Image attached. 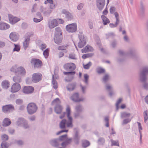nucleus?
Returning a JSON list of instances; mask_svg holds the SVG:
<instances>
[{"label": "nucleus", "instance_id": "obj_55", "mask_svg": "<svg viewBox=\"0 0 148 148\" xmlns=\"http://www.w3.org/2000/svg\"><path fill=\"white\" fill-rule=\"evenodd\" d=\"M81 87V90L83 93H85L86 92V89L87 87L86 86H83L82 85H80Z\"/></svg>", "mask_w": 148, "mask_h": 148}, {"label": "nucleus", "instance_id": "obj_50", "mask_svg": "<svg viewBox=\"0 0 148 148\" xmlns=\"http://www.w3.org/2000/svg\"><path fill=\"white\" fill-rule=\"evenodd\" d=\"M15 47L13 49L14 51H18L20 50V47L19 46L17 45L14 44Z\"/></svg>", "mask_w": 148, "mask_h": 148}, {"label": "nucleus", "instance_id": "obj_39", "mask_svg": "<svg viewBox=\"0 0 148 148\" xmlns=\"http://www.w3.org/2000/svg\"><path fill=\"white\" fill-rule=\"evenodd\" d=\"M105 88L106 90L108 92L113 90L112 86L109 84H107L106 85Z\"/></svg>", "mask_w": 148, "mask_h": 148}, {"label": "nucleus", "instance_id": "obj_61", "mask_svg": "<svg viewBox=\"0 0 148 148\" xmlns=\"http://www.w3.org/2000/svg\"><path fill=\"white\" fill-rule=\"evenodd\" d=\"M67 48V47L66 46H61L58 47V49L59 50H61L63 51L64 49H65V48Z\"/></svg>", "mask_w": 148, "mask_h": 148}, {"label": "nucleus", "instance_id": "obj_52", "mask_svg": "<svg viewBox=\"0 0 148 148\" xmlns=\"http://www.w3.org/2000/svg\"><path fill=\"white\" fill-rule=\"evenodd\" d=\"M119 23V22H117L116 21V22L115 24H114L113 23H110L109 24V25L110 27L111 28L115 27L117 26Z\"/></svg>", "mask_w": 148, "mask_h": 148}, {"label": "nucleus", "instance_id": "obj_8", "mask_svg": "<svg viewBox=\"0 0 148 148\" xmlns=\"http://www.w3.org/2000/svg\"><path fill=\"white\" fill-rule=\"evenodd\" d=\"M31 63L34 65L35 68H40L42 65V62L40 60L37 59H32Z\"/></svg>", "mask_w": 148, "mask_h": 148}, {"label": "nucleus", "instance_id": "obj_37", "mask_svg": "<svg viewBox=\"0 0 148 148\" xmlns=\"http://www.w3.org/2000/svg\"><path fill=\"white\" fill-rule=\"evenodd\" d=\"M49 49L48 48L47 49L43 52V55L45 58H47L49 56Z\"/></svg>", "mask_w": 148, "mask_h": 148}, {"label": "nucleus", "instance_id": "obj_22", "mask_svg": "<svg viewBox=\"0 0 148 148\" xmlns=\"http://www.w3.org/2000/svg\"><path fill=\"white\" fill-rule=\"evenodd\" d=\"M93 50V49L91 47L87 45L85 48L82 49V53H84L89 51H92Z\"/></svg>", "mask_w": 148, "mask_h": 148}, {"label": "nucleus", "instance_id": "obj_18", "mask_svg": "<svg viewBox=\"0 0 148 148\" xmlns=\"http://www.w3.org/2000/svg\"><path fill=\"white\" fill-rule=\"evenodd\" d=\"M16 74L21 76L24 75H25L26 71L25 69L22 66H20L17 68Z\"/></svg>", "mask_w": 148, "mask_h": 148}, {"label": "nucleus", "instance_id": "obj_28", "mask_svg": "<svg viewBox=\"0 0 148 148\" xmlns=\"http://www.w3.org/2000/svg\"><path fill=\"white\" fill-rule=\"evenodd\" d=\"M101 18L103 22V24L104 25H106L110 23L109 20L104 15H102L101 16Z\"/></svg>", "mask_w": 148, "mask_h": 148}, {"label": "nucleus", "instance_id": "obj_19", "mask_svg": "<svg viewBox=\"0 0 148 148\" xmlns=\"http://www.w3.org/2000/svg\"><path fill=\"white\" fill-rule=\"evenodd\" d=\"M62 13L66 15V17L69 20H72L73 18V16L69 12L65 9H63L62 11Z\"/></svg>", "mask_w": 148, "mask_h": 148}, {"label": "nucleus", "instance_id": "obj_13", "mask_svg": "<svg viewBox=\"0 0 148 148\" xmlns=\"http://www.w3.org/2000/svg\"><path fill=\"white\" fill-rule=\"evenodd\" d=\"M8 16L10 22L12 24L16 23L20 20L19 18L14 17L12 14H9Z\"/></svg>", "mask_w": 148, "mask_h": 148}, {"label": "nucleus", "instance_id": "obj_64", "mask_svg": "<svg viewBox=\"0 0 148 148\" xmlns=\"http://www.w3.org/2000/svg\"><path fill=\"white\" fill-rule=\"evenodd\" d=\"M56 5H55L53 3H52L50 4L49 5V7L50 9H53L55 8Z\"/></svg>", "mask_w": 148, "mask_h": 148}, {"label": "nucleus", "instance_id": "obj_7", "mask_svg": "<svg viewBox=\"0 0 148 148\" xmlns=\"http://www.w3.org/2000/svg\"><path fill=\"white\" fill-rule=\"evenodd\" d=\"M59 139L61 141L66 140V141L63 142L61 144L62 146L63 147H65L67 145L70 143L71 140V139L67 138V135L66 134L60 136Z\"/></svg>", "mask_w": 148, "mask_h": 148}, {"label": "nucleus", "instance_id": "obj_24", "mask_svg": "<svg viewBox=\"0 0 148 148\" xmlns=\"http://www.w3.org/2000/svg\"><path fill=\"white\" fill-rule=\"evenodd\" d=\"M58 25L56 19H54L51 21V23L49 25V27L50 28L54 27L57 26Z\"/></svg>", "mask_w": 148, "mask_h": 148}, {"label": "nucleus", "instance_id": "obj_25", "mask_svg": "<svg viewBox=\"0 0 148 148\" xmlns=\"http://www.w3.org/2000/svg\"><path fill=\"white\" fill-rule=\"evenodd\" d=\"M13 81L16 83H18L21 82V76L16 74L13 78Z\"/></svg>", "mask_w": 148, "mask_h": 148}, {"label": "nucleus", "instance_id": "obj_62", "mask_svg": "<svg viewBox=\"0 0 148 148\" xmlns=\"http://www.w3.org/2000/svg\"><path fill=\"white\" fill-rule=\"evenodd\" d=\"M84 4L82 3H80L78 5L77 7V9L79 10H81L83 8Z\"/></svg>", "mask_w": 148, "mask_h": 148}, {"label": "nucleus", "instance_id": "obj_3", "mask_svg": "<svg viewBox=\"0 0 148 148\" xmlns=\"http://www.w3.org/2000/svg\"><path fill=\"white\" fill-rule=\"evenodd\" d=\"M70 112H68L67 115L68 120L67 121L65 120H63L60 123V127L61 128H64L66 124L68 127H73L72 119L70 116Z\"/></svg>", "mask_w": 148, "mask_h": 148}, {"label": "nucleus", "instance_id": "obj_1", "mask_svg": "<svg viewBox=\"0 0 148 148\" xmlns=\"http://www.w3.org/2000/svg\"><path fill=\"white\" fill-rule=\"evenodd\" d=\"M64 69L68 71V72H64L63 74L65 75L70 74L71 76L69 80V81H72L74 77V75L75 73V71L74 70L76 68V66L75 64L73 63H68L64 65L63 66Z\"/></svg>", "mask_w": 148, "mask_h": 148}, {"label": "nucleus", "instance_id": "obj_15", "mask_svg": "<svg viewBox=\"0 0 148 148\" xmlns=\"http://www.w3.org/2000/svg\"><path fill=\"white\" fill-rule=\"evenodd\" d=\"M3 111H8L15 110L14 106L12 104L6 105L2 107Z\"/></svg>", "mask_w": 148, "mask_h": 148}, {"label": "nucleus", "instance_id": "obj_20", "mask_svg": "<svg viewBox=\"0 0 148 148\" xmlns=\"http://www.w3.org/2000/svg\"><path fill=\"white\" fill-rule=\"evenodd\" d=\"M10 38L13 41H16L18 38V37L15 32L11 33L9 36Z\"/></svg>", "mask_w": 148, "mask_h": 148}, {"label": "nucleus", "instance_id": "obj_21", "mask_svg": "<svg viewBox=\"0 0 148 148\" xmlns=\"http://www.w3.org/2000/svg\"><path fill=\"white\" fill-rule=\"evenodd\" d=\"M30 38L29 37L25 38L23 42V46L24 49L26 50L28 47L29 43Z\"/></svg>", "mask_w": 148, "mask_h": 148}, {"label": "nucleus", "instance_id": "obj_36", "mask_svg": "<svg viewBox=\"0 0 148 148\" xmlns=\"http://www.w3.org/2000/svg\"><path fill=\"white\" fill-rule=\"evenodd\" d=\"M1 139L3 141H7L9 139V137L6 134H2L1 136Z\"/></svg>", "mask_w": 148, "mask_h": 148}, {"label": "nucleus", "instance_id": "obj_11", "mask_svg": "<svg viewBox=\"0 0 148 148\" xmlns=\"http://www.w3.org/2000/svg\"><path fill=\"white\" fill-rule=\"evenodd\" d=\"M105 3V0H96L97 7L99 10L103 9Z\"/></svg>", "mask_w": 148, "mask_h": 148}, {"label": "nucleus", "instance_id": "obj_10", "mask_svg": "<svg viewBox=\"0 0 148 148\" xmlns=\"http://www.w3.org/2000/svg\"><path fill=\"white\" fill-rule=\"evenodd\" d=\"M27 109V111H36L38 107L34 103H30L28 104Z\"/></svg>", "mask_w": 148, "mask_h": 148}, {"label": "nucleus", "instance_id": "obj_60", "mask_svg": "<svg viewBox=\"0 0 148 148\" xmlns=\"http://www.w3.org/2000/svg\"><path fill=\"white\" fill-rule=\"evenodd\" d=\"M117 42L115 40H113L111 44V46L113 48H114L117 45Z\"/></svg>", "mask_w": 148, "mask_h": 148}, {"label": "nucleus", "instance_id": "obj_30", "mask_svg": "<svg viewBox=\"0 0 148 148\" xmlns=\"http://www.w3.org/2000/svg\"><path fill=\"white\" fill-rule=\"evenodd\" d=\"M2 86L5 89H7L9 87V83L8 81H4L2 82Z\"/></svg>", "mask_w": 148, "mask_h": 148}, {"label": "nucleus", "instance_id": "obj_51", "mask_svg": "<svg viewBox=\"0 0 148 148\" xmlns=\"http://www.w3.org/2000/svg\"><path fill=\"white\" fill-rule=\"evenodd\" d=\"M69 58L70 59H71L73 60L76 59L75 57V55L74 53H71L69 55Z\"/></svg>", "mask_w": 148, "mask_h": 148}, {"label": "nucleus", "instance_id": "obj_48", "mask_svg": "<svg viewBox=\"0 0 148 148\" xmlns=\"http://www.w3.org/2000/svg\"><path fill=\"white\" fill-rule=\"evenodd\" d=\"M75 109L76 111H82L83 110V108L81 105H79L75 107Z\"/></svg>", "mask_w": 148, "mask_h": 148}, {"label": "nucleus", "instance_id": "obj_57", "mask_svg": "<svg viewBox=\"0 0 148 148\" xmlns=\"http://www.w3.org/2000/svg\"><path fill=\"white\" fill-rule=\"evenodd\" d=\"M137 123L138 124V129L140 133V134H141V131L142 130V126L141 125V124L140 123L138 122ZM141 135H140V138H141Z\"/></svg>", "mask_w": 148, "mask_h": 148}, {"label": "nucleus", "instance_id": "obj_47", "mask_svg": "<svg viewBox=\"0 0 148 148\" xmlns=\"http://www.w3.org/2000/svg\"><path fill=\"white\" fill-rule=\"evenodd\" d=\"M17 68L16 66H12V68L10 69V71L16 73L17 72Z\"/></svg>", "mask_w": 148, "mask_h": 148}, {"label": "nucleus", "instance_id": "obj_46", "mask_svg": "<svg viewBox=\"0 0 148 148\" xmlns=\"http://www.w3.org/2000/svg\"><path fill=\"white\" fill-rule=\"evenodd\" d=\"M92 65V63L89 62L88 64L86 65H83V67L85 69H88Z\"/></svg>", "mask_w": 148, "mask_h": 148}, {"label": "nucleus", "instance_id": "obj_4", "mask_svg": "<svg viewBox=\"0 0 148 148\" xmlns=\"http://www.w3.org/2000/svg\"><path fill=\"white\" fill-rule=\"evenodd\" d=\"M79 42L78 43V47L80 48L84 47L86 44V39L84 37L82 32H79L78 34Z\"/></svg>", "mask_w": 148, "mask_h": 148}, {"label": "nucleus", "instance_id": "obj_58", "mask_svg": "<svg viewBox=\"0 0 148 148\" xmlns=\"http://www.w3.org/2000/svg\"><path fill=\"white\" fill-rule=\"evenodd\" d=\"M144 118L145 122H146L147 120L148 119V114L146 112H145L144 113Z\"/></svg>", "mask_w": 148, "mask_h": 148}, {"label": "nucleus", "instance_id": "obj_17", "mask_svg": "<svg viewBox=\"0 0 148 148\" xmlns=\"http://www.w3.org/2000/svg\"><path fill=\"white\" fill-rule=\"evenodd\" d=\"M34 88L32 86H25L23 89V92L25 93L29 94L33 92Z\"/></svg>", "mask_w": 148, "mask_h": 148}, {"label": "nucleus", "instance_id": "obj_16", "mask_svg": "<svg viewBox=\"0 0 148 148\" xmlns=\"http://www.w3.org/2000/svg\"><path fill=\"white\" fill-rule=\"evenodd\" d=\"M53 39L55 43L58 44H59L62 41V35H55Z\"/></svg>", "mask_w": 148, "mask_h": 148}, {"label": "nucleus", "instance_id": "obj_63", "mask_svg": "<svg viewBox=\"0 0 148 148\" xmlns=\"http://www.w3.org/2000/svg\"><path fill=\"white\" fill-rule=\"evenodd\" d=\"M118 52L119 54L121 56H124L125 55V52L122 50H119Z\"/></svg>", "mask_w": 148, "mask_h": 148}, {"label": "nucleus", "instance_id": "obj_38", "mask_svg": "<svg viewBox=\"0 0 148 148\" xmlns=\"http://www.w3.org/2000/svg\"><path fill=\"white\" fill-rule=\"evenodd\" d=\"M1 145V148H8L9 146L8 143L5 142H2Z\"/></svg>", "mask_w": 148, "mask_h": 148}, {"label": "nucleus", "instance_id": "obj_54", "mask_svg": "<svg viewBox=\"0 0 148 148\" xmlns=\"http://www.w3.org/2000/svg\"><path fill=\"white\" fill-rule=\"evenodd\" d=\"M115 7L113 6H111L110 9V13L113 14L115 12Z\"/></svg>", "mask_w": 148, "mask_h": 148}, {"label": "nucleus", "instance_id": "obj_27", "mask_svg": "<svg viewBox=\"0 0 148 148\" xmlns=\"http://www.w3.org/2000/svg\"><path fill=\"white\" fill-rule=\"evenodd\" d=\"M11 123V121L7 118H5L3 121V125L4 126H7Z\"/></svg>", "mask_w": 148, "mask_h": 148}, {"label": "nucleus", "instance_id": "obj_29", "mask_svg": "<svg viewBox=\"0 0 148 148\" xmlns=\"http://www.w3.org/2000/svg\"><path fill=\"white\" fill-rule=\"evenodd\" d=\"M110 75L108 74H106L102 78L103 82L104 83H106L110 79Z\"/></svg>", "mask_w": 148, "mask_h": 148}, {"label": "nucleus", "instance_id": "obj_6", "mask_svg": "<svg viewBox=\"0 0 148 148\" xmlns=\"http://www.w3.org/2000/svg\"><path fill=\"white\" fill-rule=\"evenodd\" d=\"M66 29L69 32H74L77 30V24L76 23H73L68 25L66 26Z\"/></svg>", "mask_w": 148, "mask_h": 148}, {"label": "nucleus", "instance_id": "obj_42", "mask_svg": "<svg viewBox=\"0 0 148 148\" xmlns=\"http://www.w3.org/2000/svg\"><path fill=\"white\" fill-rule=\"evenodd\" d=\"M43 19V17L42 16H40L39 17L34 18V21L36 23H37L40 22Z\"/></svg>", "mask_w": 148, "mask_h": 148}, {"label": "nucleus", "instance_id": "obj_31", "mask_svg": "<svg viewBox=\"0 0 148 148\" xmlns=\"http://www.w3.org/2000/svg\"><path fill=\"white\" fill-rule=\"evenodd\" d=\"M75 86L73 84H69L66 87V88L67 90L71 91L75 89Z\"/></svg>", "mask_w": 148, "mask_h": 148}, {"label": "nucleus", "instance_id": "obj_49", "mask_svg": "<svg viewBox=\"0 0 148 148\" xmlns=\"http://www.w3.org/2000/svg\"><path fill=\"white\" fill-rule=\"evenodd\" d=\"M105 142L104 139L102 138H99L98 140V143L99 144H103Z\"/></svg>", "mask_w": 148, "mask_h": 148}, {"label": "nucleus", "instance_id": "obj_44", "mask_svg": "<svg viewBox=\"0 0 148 148\" xmlns=\"http://www.w3.org/2000/svg\"><path fill=\"white\" fill-rule=\"evenodd\" d=\"M122 101V99L119 98L116 104V110H117L119 108V105L121 102Z\"/></svg>", "mask_w": 148, "mask_h": 148}, {"label": "nucleus", "instance_id": "obj_9", "mask_svg": "<svg viewBox=\"0 0 148 148\" xmlns=\"http://www.w3.org/2000/svg\"><path fill=\"white\" fill-rule=\"evenodd\" d=\"M42 76V75L40 73H34L32 76V80L35 83L38 82L41 79Z\"/></svg>", "mask_w": 148, "mask_h": 148}, {"label": "nucleus", "instance_id": "obj_41", "mask_svg": "<svg viewBox=\"0 0 148 148\" xmlns=\"http://www.w3.org/2000/svg\"><path fill=\"white\" fill-rule=\"evenodd\" d=\"M145 10V7L143 4V2L141 1L140 2V11L141 13H143Z\"/></svg>", "mask_w": 148, "mask_h": 148}, {"label": "nucleus", "instance_id": "obj_33", "mask_svg": "<svg viewBox=\"0 0 148 148\" xmlns=\"http://www.w3.org/2000/svg\"><path fill=\"white\" fill-rule=\"evenodd\" d=\"M136 50L134 49H130L128 52V55L131 56H133L135 55Z\"/></svg>", "mask_w": 148, "mask_h": 148}, {"label": "nucleus", "instance_id": "obj_14", "mask_svg": "<svg viewBox=\"0 0 148 148\" xmlns=\"http://www.w3.org/2000/svg\"><path fill=\"white\" fill-rule=\"evenodd\" d=\"M21 88V86L19 83H14L12 86L11 91L12 92H15L18 91Z\"/></svg>", "mask_w": 148, "mask_h": 148}, {"label": "nucleus", "instance_id": "obj_32", "mask_svg": "<svg viewBox=\"0 0 148 148\" xmlns=\"http://www.w3.org/2000/svg\"><path fill=\"white\" fill-rule=\"evenodd\" d=\"M84 80L83 81L86 85L88 84L89 76L87 74H84Z\"/></svg>", "mask_w": 148, "mask_h": 148}, {"label": "nucleus", "instance_id": "obj_43", "mask_svg": "<svg viewBox=\"0 0 148 148\" xmlns=\"http://www.w3.org/2000/svg\"><path fill=\"white\" fill-rule=\"evenodd\" d=\"M111 142L112 143V146H119V143L118 141H115L113 140H111Z\"/></svg>", "mask_w": 148, "mask_h": 148}, {"label": "nucleus", "instance_id": "obj_26", "mask_svg": "<svg viewBox=\"0 0 148 148\" xmlns=\"http://www.w3.org/2000/svg\"><path fill=\"white\" fill-rule=\"evenodd\" d=\"M41 12L43 13L45 15L49 14L51 12V10L48 8H41Z\"/></svg>", "mask_w": 148, "mask_h": 148}, {"label": "nucleus", "instance_id": "obj_40", "mask_svg": "<svg viewBox=\"0 0 148 148\" xmlns=\"http://www.w3.org/2000/svg\"><path fill=\"white\" fill-rule=\"evenodd\" d=\"M97 73L99 74H102L104 73L105 71V69L101 67H99L97 69Z\"/></svg>", "mask_w": 148, "mask_h": 148}, {"label": "nucleus", "instance_id": "obj_56", "mask_svg": "<svg viewBox=\"0 0 148 148\" xmlns=\"http://www.w3.org/2000/svg\"><path fill=\"white\" fill-rule=\"evenodd\" d=\"M114 14L115 15V17L116 19V21L119 22V14L117 12H115L114 13Z\"/></svg>", "mask_w": 148, "mask_h": 148}, {"label": "nucleus", "instance_id": "obj_53", "mask_svg": "<svg viewBox=\"0 0 148 148\" xmlns=\"http://www.w3.org/2000/svg\"><path fill=\"white\" fill-rule=\"evenodd\" d=\"M23 103V101L21 99H17L16 101V103L17 104L21 105Z\"/></svg>", "mask_w": 148, "mask_h": 148}, {"label": "nucleus", "instance_id": "obj_35", "mask_svg": "<svg viewBox=\"0 0 148 148\" xmlns=\"http://www.w3.org/2000/svg\"><path fill=\"white\" fill-rule=\"evenodd\" d=\"M52 84L53 88L56 89L58 88L57 83L56 81L54 79L53 75H52Z\"/></svg>", "mask_w": 148, "mask_h": 148}, {"label": "nucleus", "instance_id": "obj_45", "mask_svg": "<svg viewBox=\"0 0 148 148\" xmlns=\"http://www.w3.org/2000/svg\"><path fill=\"white\" fill-rule=\"evenodd\" d=\"M90 145L89 142L86 140L83 141L82 144V146L84 147H86L89 146Z\"/></svg>", "mask_w": 148, "mask_h": 148}, {"label": "nucleus", "instance_id": "obj_12", "mask_svg": "<svg viewBox=\"0 0 148 148\" xmlns=\"http://www.w3.org/2000/svg\"><path fill=\"white\" fill-rule=\"evenodd\" d=\"M79 94L77 93H75L71 96L70 99L73 101L75 102H79L83 101L84 100V99L82 98H79Z\"/></svg>", "mask_w": 148, "mask_h": 148}, {"label": "nucleus", "instance_id": "obj_2", "mask_svg": "<svg viewBox=\"0 0 148 148\" xmlns=\"http://www.w3.org/2000/svg\"><path fill=\"white\" fill-rule=\"evenodd\" d=\"M148 73V66L143 67L140 74V81L143 83V86L146 90H148V83L146 82L147 79V74Z\"/></svg>", "mask_w": 148, "mask_h": 148}, {"label": "nucleus", "instance_id": "obj_59", "mask_svg": "<svg viewBox=\"0 0 148 148\" xmlns=\"http://www.w3.org/2000/svg\"><path fill=\"white\" fill-rule=\"evenodd\" d=\"M47 46L45 44H42L40 46V49L43 51L46 48Z\"/></svg>", "mask_w": 148, "mask_h": 148}, {"label": "nucleus", "instance_id": "obj_5", "mask_svg": "<svg viewBox=\"0 0 148 148\" xmlns=\"http://www.w3.org/2000/svg\"><path fill=\"white\" fill-rule=\"evenodd\" d=\"M60 99L57 98L53 101L52 102V105H55V111H62L63 108L60 105Z\"/></svg>", "mask_w": 148, "mask_h": 148}, {"label": "nucleus", "instance_id": "obj_23", "mask_svg": "<svg viewBox=\"0 0 148 148\" xmlns=\"http://www.w3.org/2000/svg\"><path fill=\"white\" fill-rule=\"evenodd\" d=\"M9 27L10 26L8 24L4 23H0V30H5Z\"/></svg>", "mask_w": 148, "mask_h": 148}, {"label": "nucleus", "instance_id": "obj_34", "mask_svg": "<svg viewBox=\"0 0 148 148\" xmlns=\"http://www.w3.org/2000/svg\"><path fill=\"white\" fill-rule=\"evenodd\" d=\"M55 35H62V32L61 29L60 27H58L55 29Z\"/></svg>", "mask_w": 148, "mask_h": 148}]
</instances>
